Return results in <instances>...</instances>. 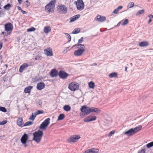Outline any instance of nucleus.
Instances as JSON below:
<instances>
[{"label": "nucleus", "mask_w": 153, "mask_h": 153, "mask_svg": "<svg viewBox=\"0 0 153 153\" xmlns=\"http://www.w3.org/2000/svg\"><path fill=\"white\" fill-rule=\"evenodd\" d=\"M80 110L82 112V113L80 114V116L81 117H84L85 115H88L91 112L99 113L101 111L98 108L93 107L90 108L85 106L82 107Z\"/></svg>", "instance_id": "nucleus-1"}, {"label": "nucleus", "mask_w": 153, "mask_h": 153, "mask_svg": "<svg viewBox=\"0 0 153 153\" xmlns=\"http://www.w3.org/2000/svg\"><path fill=\"white\" fill-rule=\"evenodd\" d=\"M43 132L42 131L39 130L35 132L33 134V140L35 141L37 143L40 142L41 139L43 135Z\"/></svg>", "instance_id": "nucleus-2"}, {"label": "nucleus", "mask_w": 153, "mask_h": 153, "mask_svg": "<svg viewBox=\"0 0 153 153\" xmlns=\"http://www.w3.org/2000/svg\"><path fill=\"white\" fill-rule=\"evenodd\" d=\"M56 1L52 0L50 1L45 6V10L46 11H48L49 13L52 12L55 6Z\"/></svg>", "instance_id": "nucleus-3"}, {"label": "nucleus", "mask_w": 153, "mask_h": 153, "mask_svg": "<svg viewBox=\"0 0 153 153\" xmlns=\"http://www.w3.org/2000/svg\"><path fill=\"white\" fill-rule=\"evenodd\" d=\"M79 84L76 82H73L70 83L68 86V88L71 91H75L79 88Z\"/></svg>", "instance_id": "nucleus-4"}, {"label": "nucleus", "mask_w": 153, "mask_h": 153, "mask_svg": "<svg viewBox=\"0 0 153 153\" xmlns=\"http://www.w3.org/2000/svg\"><path fill=\"white\" fill-rule=\"evenodd\" d=\"M74 3L76 4L77 9L79 10H82L84 7V4L82 0H78L75 1Z\"/></svg>", "instance_id": "nucleus-5"}, {"label": "nucleus", "mask_w": 153, "mask_h": 153, "mask_svg": "<svg viewBox=\"0 0 153 153\" xmlns=\"http://www.w3.org/2000/svg\"><path fill=\"white\" fill-rule=\"evenodd\" d=\"M50 119L49 118L45 119L40 125L39 128L42 130L45 129L50 123Z\"/></svg>", "instance_id": "nucleus-6"}, {"label": "nucleus", "mask_w": 153, "mask_h": 153, "mask_svg": "<svg viewBox=\"0 0 153 153\" xmlns=\"http://www.w3.org/2000/svg\"><path fill=\"white\" fill-rule=\"evenodd\" d=\"M59 8L58 9L59 12L60 14H65L67 11V8L64 5H61L59 6Z\"/></svg>", "instance_id": "nucleus-7"}, {"label": "nucleus", "mask_w": 153, "mask_h": 153, "mask_svg": "<svg viewBox=\"0 0 153 153\" xmlns=\"http://www.w3.org/2000/svg\"><path fill=\"white\" fill-rule=\"evenodd\" d=\"M97 119V117L94 115H89L84 119V121L88 122L95 120Z\"/></svg>", "instance_id": "nucleus-8"}, {"label": "nucleus", "mask_w": 153, "mask_h": 153, "mask_svg": "<svg viewBox=\"0 0 153 153\" xmlns=\"http://www.w3.org/2000/svg\"><path fill=\"white\" fill-rule=\"evenodd\" d=\"M81 138L80 136L75 135L71 136L69 140V141L71 142H75L77 141V140Z\"/></svg>", "instance_id": "nucleus-9"}, {"label": "nucleus", "mask_w": 153, "mask_h": 153, "mask_svg": "<svg viewBox=\"0 0 153 153\" xmlns=\"http://www.w3.org/2000/svg\"><path fill=\"white\" fill-rule=\"evenodd\" d=\"M44 51V53L47 56H51L53 55L52 50L50 48H47Z\"/></svg>", "instance_id": "nucleus-10"}, {"label": "nucleus", "mask_w": 153, "mask_h": 153, "mask_svg": "<svg viewBox=\"0 0 153 153\" xmlns=\"http://www.w3.org/2000/svg\"><path fill=\"white\" fill-rule=\"evenodd\" d=\"M13 29V25L10 23H7L5 25V29L7 32L11 31Z\"/></svg>", "instance_id": "nucleus-11"}, {"label": "nucleus", "mask_w": 153, "mask_h": 153, "mask_svg": "<svg viewBox=\"0 0 153 153\" xmlns=\"http://www.w3.org/2000/svg\"><path fill=\"white\" fill-rule=\"evenodd\" d=\"M85 51V50L79 49L78 50L75 51L74 52V54L76 56H81L83 53Z\"/></svg>", "instance_id": "nucleus-12"}, {"label": "nucleus", "mask_w": 153, "mask_h": 153, "mask_svg": "<svg viewBox=\"0 0 153 153\" xmlns=\"http://www.w3.org/2000/svg\"><path fill=\"white\" fill-rule=\"evenodd\" d=\"M106 20V17L100 15H98L95 18V20L99 22H102Z\"/></svg>", "instance_id": "nucleus-13"}, {"label": "nucleus", "mask_w": 153, "mask_h": 153, "mask_svg": "<svg viewBox=\"0 0 153 153\" xmlns=\"http://www.w3.org/2000/svg\"><path fill=\"white\" fill-rule=\"evenodd\" d=\"M28 139V135L26 134H24V135L22 136L21 139V142L22 144H25L26 143Z\"/></svg>", "instance_id": "nucleus-14"}, {"label": "nucleus", "mask_w": 153, "mask_h": 153, "mask_svg": "<svg viewBox=\"0 0 153 153\" xmlns=\"http://www.w3.org/2000/svg\"><path fill=\"white\" fill-rule=\"evenodd\" d=\"M68 75V74L63 71H60L59 74L60 77L63 79L66 78Z\"/></svg>", "instance_id": "nucleus-15"}, {"label": "nucleus", "mask_w": 153, "mask_h": 153, "mask_svg": "<svg viewBox=\"0 0 153 153\" xmlns=\"http://www.w3.org/2000/svg\"><path fill=\"white\" fill-rule=\"evenodd\" d=\"M45 86L44 83L41 82L37 84L36 88L38 90H41L44 89Z\"/></svg>", "instance_id": "nucleus-16"}, {"label": "nucleus", "mask_w": 153, "mask_h": 153, "mask_svg": "<svg viewBox=\"0 0 153 153\" xmlns=\"http://www.w3.org/2000/svg\"><path fill=\"white\" fill-rule=\"evenodd\" d=\"M134 134L135 132L133 128H131L124 133V134L128 136H131Z\"/></svg>", "instance_id": "nucleus-17"}, {"label": "nucleus", "mask_w": 153, "mask_h": 153, "mask_svg": "<svg viewBox=\"0 0 153 153\" xmlns=\"http://www.w3.org/2000/svg\"><path fill=\"white\" fill-rule=\"evenodd\" d=\"M17 124L19 127H24V124L22 118L20 117L18 118L17 121Z\"/></svg>", "instance_id": "nucleus-18"}, {"label": "nucleus", "mask_w": 153, "mask_h": 153, "mask_svg": "<svg viewBox=\"0 0 153 153\" xmlns=\"http://www.w3.org/2000/svg\"><path fill=\"white\" fill-rule=\"evenodd\" d=\"M29 65L27 63H24L20 67L19 71L20 73H22L26 68L28 67Z\"/></svg>", "instance_id": "nucleus-19"}, {"label": "nucleus", "mask_w": 153, "mask_h": 153, "mask_svg": "<svg viewBox=\"0 0 153 153\" xmlns=\"http://www.w3.org/2000/svg\"><path fill=\"white\" fill-rule=\"evenodd\" d=\"M80 15L79 14L76 15L70 18V22H72L78 19L80 17Z\"/></svg>", "instance_id": "nucleus-20"}, {"label": "nucleus", "mask_w": 153, "mask_h": 153, "mask_svg": "<svg viewBox=\"0 0 153 153\" xmlns=\"http://www.w3.org/2000/svg\"><path fill=\"white\" fill-rule=\"evenodd\" d=\"M50 75L52 77H56L57 75V71L55 69H52L51 71Z\"/></svg>", "instance_id": "nucleus-21"}, {"label": "nucleus", "mask_w": 153, "mask_h": 153, "mask_svg": "<svg viewBox=\"0 0 153 153\" xmlns=\"http://www.w3.org/2000/svg\"><path fill=\"white\" fill-rule=\"evenodd\" d=\"M148 45V42L147 41L141 42L139 44V46L141 47L147 46Z\"/></svg>", "instance_id": "nucleus-22"}, {"label": "nucleus", "mask_w": 153, "mask_h": 153, "mask_svg": "<svg viewBox=\"0 0 153 153\" xmlns=\"http://www.w3.org/2000/svg\"><path fill=\"white\" fill-rule=\"evenodd\" d=\"M32 88L33 87L31 86H29L27 87L24 89L25 93H30Z\"/></svg>", "instance_id": "nucleus-23"}, {"label": "nucleus", "mask_w": 153, "mask_h": 153, "mask_svg": "<svg viewBox=\"0 0 153 153\" xmlns=\"http://www.w3.org/2000/svg\"><path fill=\"white\" fill-rule=\"evenodd\" d=\"M123 8V7L121 6H118L117 8L115 9L113 11L112 13L114 14H117L119 11V10H121Z\"/></svg>", "instance_id": "nucleus-24"}, {"label": "nucleus", "mask_w": 153, "mask_h": 153, "mask_svg": "<svg viewBox=\"0 0 153 153\" xmlns=\"http://www.w3.org/2000/svg\"><path fill=\"white\" fill-rule=\"evenodd\" d=\"M142 128V126L140 125H139L133 128L134 131L135 132V133L139 131Z\"/></svg>", "instance_id": "nucleus-25"}, {"label": "nucleus", "mask_w": 153, "mask_h": 153, "mask_svg": "<svg viewBox=\"0 0 153 153\" xmlns=\"http://www.w3.org/2000/svg\"><path fill=\"white\" fill-rule=\"evenodd\" d=\"M51 28L49 26L45 27L44 28V32L47 33L51 31Z\"/></svg>", "instance_id": "nucleus-26"}, {"label": "nucleus", "mask_w": 153, "mask_h": 153, "mask_svg": "<svg viewBox=\"0 0 153 153\" xmlns=\"http://www.w3.org/2000/svg\"><path fill=\"white\" fill-rule=\"evenodd\" d=\"M64 110L66 111H70L71 109V107L69 105H66L63 107Z\"/></svg>", "instance_id": "nucleus-27"}, {"label": "nucleus", "mask_w": 153, "mask_h": 153, "mask_svg": "<svg viewBox=\"0 0 153 153\" xmlns=\"http://www.w3.org/2000/svg\"><path fill=\"white\" fill-rule=\"evenodd\" d=\"M76 45L78 46V48H79V49H81L82 50H83V49L85 50V47L84 45L82 44L75 45L72 46V48L76 46Z\"/></svg>", "instance_id": "nucleus-28"}, {"label": "nucleus", "mask_w": 153, "mask_h": 153, "mask_svg": "<svg viewBox=\"0 0 153 153\" xmlns=\"http://www.w3.org/2000/svg\"><path fill=\"white\" fill-rule=\"evenodd\" d=\"M117 76V74L116 72L111 73L109 74V76L110 78L116 77Z\"/></svg>", "instance_id": "nucleus-29"}, {"label": "nucleus", "mask_w": 153, "mask_h": 153, "mask_svg": "<svg viewBox=\"0 0 153 153\" xmlns=\"http://www.w3.org/2000/svg\"><path fill=\"white\" fill-rule=\"evenodd\" d=\"M65 117L64 114H59V115L58 118V120H62Z\"/></svg>", "instance_id": "nucleus-30"}, {"label": "nucleus", "mask_w": 153, "mask_h": 153, "mask_svg": "<svg viewBox=\"0 0 153 153\" xmlns=\"http://www.w3.org/2000/svg\"><path fill=\"white\" fill-rule=\"evenodd\" d=\"M89 86L91 88H94L95 86V84L94 82L91 81L89 83Z\"/></svg>", "instance_id": "nucleus-31"}, {"label": "nucleus", "mask_w": 153, "mask_h": 153, "mask_svg": "<svg viewBox=\"0 0 153 153\" xmlns=\"http://www.w3.org/2000/svg\"><path fill=\"white\" fill-rule=\"evenodd\" d=\"M80 30V29L79 28H75L74 30L72 31V34L78 33L79 32Z\"/></svg>", "instance_id": "nucleus-32"}, {"label": "nucleus", "mask_w": 153, "mask_h": 153, "mask_svg": "<svg viewBox=\"0 0 153 153\" xmlns=\"http://www.w3.org/2000/svg\"><path fill=\"white\" fill-rule=\"evenodd\" d=\"M36 115H35V113H32V115L29 118V119L32 121L34 120Z\"/></svg>", "instance_id": "nucleus-33"}, {"label": "nucleus", "mask_w": 153, "mask_h": 153, "mask_svg": "<svg viewBox=\"0 0 153 153\" xmlns=\"http://www.w3.org/2000/svg\"><path fill=\"white\" fill-rule=\"evenodd\" d=\"M144 12V10H139L136 14V15L137 16H139L140 15L143 14Z\"/></svg>", "instance_id": "nucleus-34"}, {"label": "nucleus", "mask_w": 153, "mask_h": 153, "mask_svg": "<svg viewBox=\"0 0 153 153\" xmlns=\"http://www.w3.org/2000/svg\"><path fill=\"white\" fill-rule=\"evenodd\" d=\"M91 153H97L99 150L97 149H90Z\"/></svg>", "instance_id": "nucleus-35"}, {"label": "nucleus", "mask_w": 153, "mask_h": 153, "mask_svg": "<svg viewBox=\"0 0 153 153\" xmlns=\"http://www.w3.org/2000/svg\"><path fill=\"white\" fill-rule=\"evenodd\" d=\"M33 122L30 121H28L26 122L25 124L23 125L24 126H30L32 125L33 124Z\"/></svg>", "instance_id": "nucleus-36"}, {"label": "nucleus", "mask_w": 153, "mask_h": 153, "mask_svg": "<svg viewBox=\"0 0 153 153\" xmlns=\"http://www.w3.org/2000/svg\"><path fill=\"white\" fill-rule=\"evenodd\" d=\"M11 7V5L10 4H8L4 7V8L7 10H9L10 7Z\"/></svg>", "instance_id": "nucleus-37"}, {"label": "nucleus", "mask_w": 153, "mask_h": 153, "mask_svg": "<svg viewBox=\"0 0 153 153\" xmlns=\"http://www.w3.org/2000/svg\"><path fill=\"white\" fill-rule=\"evenodd\" d=\"M42 59V56L39 55H38L35 56V60H41Z\"/></svg>", "instance_id": "nucleus-38"}, {"label": "nucleus", "mask_w": 153, "mask_h": 153, "mask_svg": "<svg viewBox=\"0 0 153 153\" xmlns=\"http://www.w3.org/2000/svg\"><path fill=\"white\" fill-rule=\"evenodd\" d=\"M134 3L133 2H130L128 4L127 6V7L128 8H131V7H132L134 6Z\"/></svg>", "instance_id": "nucleus-39"}, {"label": "nucleus", "mask_w": 153, "mask_h": 153, "mask_svg": "<svg viewBox=\"0 0 153 153\" xmlns=\"http://www.w3.org/2000/svg\"><path fill=\"white\" fill-rule=\"evenodd\" d=\"M43 113L44 111L43 110H38L37 111H36L35 112V115H37Z\"/></svg>", "instance_id": "nucleus-40"}, {"label": "nucleus", "mask_w": 153, "mask_h": 153, "mask_svg": "<svg viewBox=\"0 0 153 153\" xmlns=\"http://www.w3.org/2000/svg\"><path fill=\"white\" fill-rule=\"evenodd\" d=\"M0 111L4 112H6L7 110L4 107H0Z\"/></svg>", "instance_id": "nucleus-41"}, {"label": "nucleus", "mask_w": 153, "mask_h": 153, "mask_svg": "<svg viewBox=\"0 0 153 153\" xmlns=\"http://www.w3.org/2000/svg\"><path fill=\"white\" fill-rule=\"evenodd\" d=\"M153 146V141L150 143L146 145V146L148 148H149Z\"/></svg>", "instance_id": "nucleus-42"}, {"label": "nucleus", "mask_w": 153, "mask_h": 153, "mask_svg": "<svg viewBox=\"0 0 153 153\" xmlns=\"http://www.w3.org/2000/svg\"><path fill=\"white\" fill-rule=\"evenodd\" d=\"M65 35L66 36L68 37V38L69 39L68 40V42H70L71 40V37L69 34L67 33H65Z\"/></svg>", "instance_id": "nucleus-43"}, {"label": "nucleus", "mask_w": 153, "mask_h": 153, "mask_svg": "<svg viewBox=\"0 0 153 153\" xmlns=\"http://www.w3.org/2000/svg\"><path fill=\"white\" fill-rule=\"evenodd\" d=\"M36 28L33 27H31L30 28L27 29V32H31L35 30Z\"/></svg>", "instance_id": "nucleus-44"}, {"label": "nucleus", "mask_w": 153, "mask_h": 153, "mask_svg": "<svg viewBox=\"0 0 153 153\" xmlns=\"http://www.w3.org/2000/svg\"><path fill=\"white\" fill-rule=\"evenodd\" d=\"M128 22V19H125L123 22L122 24V25L123 26L127 24Z\"/></svg>", "instance_id": "nucleus-45"}, {"label": "nucleus", "mask_w": 153, "mask_h": 153, "mask_svg": "<svg viewBox=\"0 0 153 153\" xmlns=\"http://www.w3.org/2000/svg\"><path fill=\"white\" fill-rule=\"evenodd\" d=\"M7 120H3L1 121L0 123V125H3L7 123Z\"/></svg>", "instance_id": "nucleus-46"}, {"label": "nucleus", "mask_w": 153, "mask_h": 153, "mask_svg": "<svg viewBox=\"0 0 153 153\" xmlns=\"http://www.w3.org/2000/svg\"><path fill=\"white\" fill-rule=\"evenodd\" d=\"M115 131L114 130H113L111 131L108 134V137L111 136L112 134H114L115 133Z\"/></svg>", "instance_id": "nucleus-47"}, {"label": "nucleus", "mask_w": 153, "mask_h": 153, "mask_svg": "<svg viewBox=\"0 0 153 153\" xmlns=\"http://www.w3.org/2000/svg\"><path fill=\"white\" fill-rule=\"evenodd\" d=\"M83 41V37H82L80 39L78 40V44H80Z\"/></svg>", "instance_id": "nucleus-48"}, {"label": "nucleus", "mask_w": 153, "mask_h": 153, "mask_svg": "<svg viewBox=\"0 0 153 153\" xmlns=\"http://www.w3.org/2000/svg\"><path fill=\"white\" fill-rule=\"evenodd\" d=\"M84 153H91L90 149L85 151Z\"/></svg>", "instance_id": "nucleus-49"}, {"label": "nucleus", "mask_w": 153, "mask_h": 153, "mask_svg": "<svg viewBox=\"0 0 153 153\" xmlns=\"http://www.w3.org/2000/svg\"><path fill=\"white\" fill-rule=\"evenodd\" d=\"M145 151L144 149H142L141 150V151L138 153H145Z\"/></svg>", "instance_id": "nucleus-50"}, {"label": "nucleus", "mask_w": 153, "mask_h": 153, "mask_svg": "<svg viewBox=\"0 0 153 153\" xmlns=\"http://www.w3.org/2000/svg\"><path fill=\"white\" fill-rule=\"evenodd\" d=\"M26 2L28 3L27 4H26V5H27V6H29L30 5V2H29V1L28 0L26 1Z\"/></svg>", "instance_id": "nucleus-51"}, {"label": "nucleus", "mask_w": 153, "mask_h": 153, "mask_svg": "<svg viewBox=\"0 0 153 153\" xmlns=\"http://www.w3.org/2000/svg\"><path fill=\"white\" fill-rule=\"evenodd\" d=\"M148 17L150 18H152L153 19V15L151 14H150L148 15Z\"/></svg>", "instance_id": "nucleus-52"}, {"label": "nucleus", "mask_w": 153, "mask_h": 153, "mask_svg": "<svg viewBox=\"0 0 153 153\" xmlns=\"http://www.w3.org/2000/svg\"><path fill=\"white\" fill-rule=\"evenodd\" d=\"M3 46V43L2 42H0V50L1 48Z\"/></svg>", "instance_id": "nucleus-53"}, {"label": "nucleus", "mask_w": 153, "mask_h": 153, "mask_svg": "<svg viewBox=\"0 0 153 153\" xmlns=\"http://www.w3.org/2000/svg\"><path fill=\"white\" fill-rule=\"evenodd\" d=\"M21 12L23 14L27 13V12L26 11H24V10H21Z\"/></svg>", "instance_id": "nucleus-54"}, {"label": "nucleus", "mask_w": 153, "mask_h": 153, "mask_svg": "<svg viewBox=\"0 0 153 153\" xmlns=\"http://www.w3.org/2000/svg\"><path fill=\"white\" fill-rule=\"evenodd\" d=\"M17 7L18 10L21 11L22 9L20 7H19V6H18Z\"/></svg>", "instance_id": "nucleus-55"}, {"label": "nucleus", "mask_w": 153, "mask_h": 153, "mask_svg": "<svg viewBox=\"0 0 153 153\" xmlns=\"http://www.w3.org/2000/svg\"><path fill=\"white\" fill-rule=\"evenodd\" d=\"M120 23H121V22H119L118 23L117 25V27H119L120 26Z\"/></svg>", "instance_id": "nucleus-56"}, {"label": "nucleus", "mask_w": 153, "mask_h": 153, "mask_svg": "<svg viewBox=\"0 0 153 153\" xmlns=\"http://www.w3.org/2000/svg\"><path fill=\"white\" fill-rule=\"evenodd\" d=\"M67 52V50H66V49H65V50L63 51V52L64 53H66Z\"/></svg>", "instance_id": "nucleus-57"}, {"label": "nucleus", "mask_w": 153, "mask_h": 153, "mask_svg": "<svg viewBox=\"0 0 153 153\" xmlns=\"http://www.w3.org/2000/svg\"><path fill=\"white\" fill-rule=\"evenodd\" d=\"M19 3L20 4H21L22 2V0H18Z\"/></svg>", "instance_id": "nucleus-58"}, {"label": "nucleus", "mask_w": 153, "mask_h": 153, "mask_svg": "<svg viewBox=\"0 0 153 153\" xmlns=\"http://www.w3.org/2000/svg\"><path fill=\"white\" fill-rule=\"evenodd\" d=\"M152 20L150 18V19L149 20L148 22V23L149 24L152 22Z\"/></svg>", "instance_id": "nucleus-59"}, {"label": "nucleus", "mask_w": 153, "mask_h": 153, "mask_svg": "<svg viewBox=\"0 0 153 153\" xmlns=\"http://www.w3.org/2000/svg\"><path fill=\"white\" fill-rule=\"evenodd\" d=\"M23 144L24 145V146L25 147H27V145L26 144V143Z\"/></svg>", "instance_id": "nucleus-60"}, {"label": "nucleus", "mask_w": 153, "mask_h": 153, "mask_svg": "<svg viewBox=\"0 0 153 153\" xmlns=\"http://www.w3.org/2000/svg\"><path fill=\"white\" fill-rule=\"evenodd\" d=\"M97 65V64L96 63H93V64H92V65H93V66H95V65Z\"/></svg>", "instance_id": "nucleus-61"}, {"label": "nucleus", "mask_w": 153, "mask_h": 153, "mask_svg": "<svg viewBox=\"0 0 153 153\" xmlns=\"http://www.w3.org/2000/svg\"><path fill=\"white\" fill-rule=\"evenodd\" d=\"M127 67H126V66H125V71H127Z\"/></svg>", "instance_id": "nucleus-62"}, {"label": "nucleus", "mask_w": 153, "mask_h": 153, "mask_svg": "<svg viewBox=\"0 0 153 153\" xmlns=\"http://www.w3.org/2000/svg\"><path fill=\"white\" fill-rule=\"evenodd\" d=\"M4 32H2V34H4Z\"/></svg>", "instance_id": "nucleus-63"}, {"label": "nucleus", "mask_w": 153, "mask_h": 153, "mask_svg": "<svg viewBox=\"0 0 153 153\" xmlns=\"http://www.w3.org/2000/svg\"><path fill=\"white\" fill-rule=\"evenodd\" d=\"M130 64H131V66H132V63H130Z\"/></svg>", "instance_id": "nucleus-64"}]
</instances>
